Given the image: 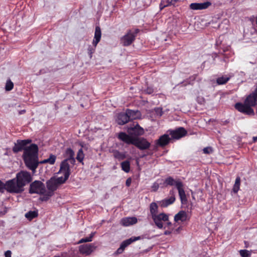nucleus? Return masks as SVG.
I'll return each mask as SVG.
<instances>
[{"label": "nucleus", "instance_id": "nucleus-1", "mask_svg": "<svg viewBox=\"0 0 257 257\" xmlns=\"http://www.w3.org/2000/svg\"><path fill=\"white\" fill-rule=\"evenodd\" d=\"M31 142V140H18L13 148V151L15 153H18L24 150L23 158L26 166L30 170L35 171L39 164V149L38 146L35 144L25 147Z\"/></svg>", "mask_w": 257, "mask_h": 257}, {"label": "nucleus", "instance_id": "nucleus-2", "mask_svg": "<svg viewBox=\"0 0 257 257\" xmlns=\"http://www.w3.org/2000/svg\"><path fill=\"white\" fill-rule=\"evenodd\" d=\"M257 104V86L254 91L247 96L244 103L237 102L235 108L238 111L248 115H253L254 112L251 108Z\"/></svg>", "mask_w": 257, "mask_h": 257}, {"label": "nucleus", "instance_id": "nucleus-3", "mask_svg": "<svg viewBox=\"0 0 257 257\" xmlns=\"http://www.w3.org/2000/svg\"><path fill=\"white\" fill-rule=\"evenodd\" d=\"M163 185L165 187L175 185L178 191L179 196L182 204H186L187 197L184 189L183 182L180 180H175L172 177L168 176L164 180Z\"/></svg>", "mask_w": 257, "mask_h": 257}, {"label": "nucleus", "instance_id": "nucleus-4", "mask_svg": "<svg viewBox=\"0 0 257 257\" xmlns=\"http://www.w3.org/2000/svg\"><path fill=\"white\" fill-rule=\"evenodd\" d=\"M5 190L11 193L19 194L24 191V188L20 184L15 177L7 181L5 184Z\"/></svg>", "mask_w": 257, "mask_h": 257}, {"label": "nucleus", "instance_id": "nucleus-5", "mask_svg": "<svg viewBox=\"0 0 257 257\" xmlns=\"http://www.w3.org/2000/svg\"><path fill=\"white\" fill-rule=\"evenodd\" d=\"M47 187L48 189V191H46V194H44L42 197L41 200L43 201H47L54 194V192L57 189L59 186L54 179L51 178L47 182Z\"/></svg>", "mask_w": 257, "mask_h": 257}, {"label": "nucleus", "instance_id": "nucleus-6", "mask_svg": "<svg viewBox=\"0 0 257 257\" xmlns=\"http://www.w3.org/2000/svg\"><path fill=\"white\" fill-rule=\"evenodd\" d=\"M29 193L42 194L44 196L46 194L45 185L40 181H35L30 184Z\"/></svg>", "mask_w": 257, "mask_h": 257}, {"label": "nucleus", "instance_id": "nucleus-7", "mask_svg": "<svg viewBox=\"0 0 257 257\" xmlns=\"http://www.w3.org/2000/svg\"><path fill=\"white\" fill-rule=\"evenodd\" d=\"M16 179L23 188L32 181V176L30 173L26 171H21L16 174Z\"/></svg>", "mask_w": 257, "mask_h": 257}, {"label": "nucleus", "instance_id": "nucleus-8", "mask_svg": "<svg viewBox=\"0 0 257 257\" xmlns=\"http://www.w3.org/2000/svg\"><path fill=\"white\" fill-rule=\"evenodd\" d=\"M138 29H136L134 32L130 30L124 35L120 39L121 43L124 46H128L131 45L135 41L137 36V34L139 32Z\"/></svg>", "mask_w": 257, "mask_h": 257}, {"label": "nucleus", "instance_id": "nucleus-9", "mask_svg": "<svg viewBox=\"0 0 257 257\" xmlns=\"http://www.w3.org/2000/svg\"><path fill=\"white\" fill-rule=\"evenodd\" d=\"M97 246L94 243H88L81 245L79 246V252L85 255H89L95 251Z\"/></svg>", "mask_w": 257, "mask_h": 257}, {"label": "nucleus", "instance_id": "nucleus-10", "mask_svg": "<svg viewBox=\"0 0 257 257\" xmlns=\"http://www.w3.org/2000/svg\"><path fill=\"white\" fill-rule=\"evenodd\" d=\"M141 150L149 149L151 144L144 138H135L133 144Z\"/></svg>", "mask_w": 257, "mask_h": 257}, {"label": "nucleus", "instance_id": "nucleus-11", "mask_svg": "<svg viewBox=\"0 0 257 257\" xmlns=\"http://www.w3.org/2000/svg\"><path fill=\"white\" fill-rule=\"evenodd\" d=\"M140 236H133L123 241L120 244L119 247L115 251V253L116 254L122 253L125 247L131 244L132 243L137 240H140Z\"/></svg>", "mask_w": 257, "mask_h": 257}, {"label": "nucleus", "instance_id": "nucleus-12", "mask_svg": "<svg viewBox=\"0 0 257 257\" xmlns=\"http://www.w3.org/2000/svg\"><path fill=\"white\" fill-rule=\"evenodd\" d=\"M152 218L154 220L156 225L160 229L162 228L163 227V221H168L169 218L168 216L164 213L157 214Z\"/></svg>", "mask_w": 257, "mask_h": 257}, {"label": "nucleus", "instance_id": "nucleus-13", "mask_svg": "<svg viewBox=\"0 0 257 257\" xmlns=\"http://www.w3.org/2000/svg\"><path fill=\"white\" fill-rule=\"evenodd\" d=\"M169 134L172 139L178 140L185 136L187 133L186 130L182 127H180L175 130L169 131Z\"/></svg>", "mask_w": 257, "mask_h": 257}, {"label": "nucleus", "instance_id": "nucleus-14", "mask_svg": "<svg viewBox=\"0 0 257 257\" xmlns=\"http://www.w3.org/2000/svg\"><path fill=\"white\" fill-rule=\"evenodd\" d=\"M68 160H63L60 165L59 173H62L64 176L69 177L70 175V168Z\"/></svg>", "mask_w": 257, "mask_h": 257}, {"label": "nucleus", "instance_id": "nucleus-15", "mask_svg": "<svg viewBox=\"0 0 257 257\" xmlns=\"http://www.w3.org/2000/svg\"><path fill=\"white\" fill-rule=\"evenodd\" d=\"M169 193L171 195V196L169 198L163 199L160 202L161 207H166L175 202L176 198L174 190H171Z\"/></svg>", "mask_w": 257, "mask_h": 257}, {"label": "nucleus", "instance_id": "nucleus-16", "mask_svg": "<svg viewBox=\"0 0 257 257\" xmlns=\"http://www.w3.org/2000/svg\"><path fill=\"white\" fill-rule=\"evenodd\" d=\"M211 5L209 2H206L202 3H192L190 5V8L193 10H202L207 9Z\"/></svg>", "mask_w": 257, "mask_h": 257}, {"label": "nucleus", "instance_id": "nucleus-17", "mask_svg": "<svg viewBox=\"0 0 257 257\" xmlns=\"http://www.w3.org/2000/svg\"><path fill=\"white\" fill-rule=\"evenodd\" d=\"M118 138L120 141L128 145H133L135 139L134 137H131L123 132H120L118 134Z\"/></svg>", "mask_w": 257, "mask_h": 257}, {"label": "nucleus", "instance_id": "nucleus-18", "mask_svg": "<svg viewBox=\"0 0 257 257\" xmlns=\"http://www.w3.org/2000/svg\"><path fill=\"white\" fill-rule=\"evenodd\" d=\"M138 219L136 217H124L121 219L120 223L124 226H128L137 223Z\"/></svg>", "mask_w": 257, "mask_h": 257}, {"label": "nucleus", "instance_id": "nucleus-19", "mask_svg": "<svg viewBox=\"0 0 257 257\" xmlns=\"http://www.w3.org/2000/svg\"><path fill=\"white\" fill-rule=\"evenodd\" d=\"M117 123L119 125H123L128 122L130 120L126 112H120L117 114L116 119Z\"/></svg>", "mask_w": 257, "mask_h": 257}, {"label": "nucleus", "instance_id": "nucleus-20", "mask_svg": "<svg viewBox=\"0 0 257 257\" xmlns=\"http://www.w3.org/2000/svg\"><path fill=\"white\" fill-rule=\"evenodd\" d=\"M171 138H170L168 135L165 134L160 137V138L157 141V145L161 147H164L168 145Z\"/></svg>", "mask_w": 257, "mask_h": 257}, {"label": "nucleus", "instance_id": "nucleus-21", "mask_svg": "<svg viewBox=\"0 0 257 257\" xmlns=\"http://www.w3.org/2000/svg\"><path fill=\"white\" fill-rule=\"evenodd\" d=\"M64 156L66 158L65 160H68V161H69L72 164L75 163L74 152L71 148H67L66 150Z\"/></svg>", "mask_w": 257, "mask_h": 257}, {"label": "nucleus", "instance_id": "nucleus-22", "mask_svg": "<svg viewBox=\"0 0 257 257\" xmlns=\"http://www.w3.org/2000/svg\"><path fill=\"white\" fill-rule=\"evenodd\" d=\"M187 214L184 211H180L174 216V220L175 222H178L179 221L181 222L185 221L187 220Z\"/></svg>", "mask_w": 257, "mask_h": 257}, {"label": "nucleus", "instance_id": "nucleus-23", "mask_svg": "<svg viewBox=\"0 0 257 257\" xmlns=\"http://www.w3.org/2000/svg\"><path fill=\"white\" fill-rule=\"evenodd\" d=\"M128 132L130 134L137 136H141L144 133L143 128L140 127L138 124L134 127L128 128Z\"/></svg>", "mask_w": 257, "mask_h": 257}, {"label": "nucleus", "instance_id": "nucleus-24", "mask_svg": "<svg viewBox=\"0 0 257 257\" xmlns=\"http://www.w3.org/2000/svg\"><path fill=\"white\" fill-rule=\"evenodd\" d=\"M101 37V29L99 27L96 26L95 27L94 40H93L92 44L97 45L100 41Z\"/></svg>", "mask_w": 257, "mask_h": 257}, {"label": "nucleus", "instance_id": "nucleus-25", "mask_svg": "<svg viewBox=\"0 0 257 257\" xmlns=\"http://www.w3.org/2000/svg\"><path fill=\"white\" fill-rule=\"evenodd\" d=\"M126 112L128 115V119L130 120L136 119L140 115V112L138 110H133L131 109H127Z\"/></svg>", "mask_w": 257, "mask_h": 257}, {"label": "nucleus", "instance_id": "nucleus-26", "mask_svg": "<svg viewBox=\"0 0 257 257\" xmlns=\"http://www.w3.org/2000/svg\"><path fill=\"white\" fill-rule=\"evenodd\" d=\"M113 157L120 161L126 158V153L125 152H120L117 150L112 151Z\"/></svg>", "mask_w": 257, "mask_h": 257}, {"label": "nucleus", "instance_id": "nucleus-27", "mask_svg": "<svg viewBox=\"0 0 257 257\" xmlns=\"http://www.w3.org/2000/svg\"><path fill=\"white\" fill-rule=\"evenodd\" d=\"M158 206L155 202H152L150 205V210L152 217L157 214Z\"/></svg>", "mask_w": 257, "mask_h": 257}, {"label": "nucleus", "instance_id": "nucleus-28", "mask_svg": "<svg viewBox=\"0 0 257 257\" xmlns=\"http://www.w3.org/2000/svg\"><path fill=\"white\" fill-rule=\"evenodd\" d=\"M56 159V156L54 155L51 154L50 155L49 158L42 161L40 162V163H41V164L48 163L50 165H53L55 162Z\"/></svg>", "mask_w": 257, "mask_h": 257}, {"label": "nucleus", "instance_id": "nucleus-29", "mask_svg": "<svg viewBox=\"0 0 257 257\" xmlns=\"http://www.w3.org/2000/svg\"><path fill=\"white\" fill-rule=\"evenodd\" d=\"M121 169L125 172L128 173L130 171V162L128 161H125L120 164Z\"/></svg>", "mask_w": 257, "mask_h": 257}, {"label": "nucleus", "instance_id": "nucleus-30", "mask_svg": "<svg viewBox=\"0 0 257 257\" xmlns=\"http://www.w3.org/2000/svg\"><path fill=\"white\" fill-rule=\"evenodd\" d=\"M240 185V178L239 177H237L235 179V183H234L233 188H232V191L234 193H236L239 190Z\"/></svg>", "mask_w": 257, "mask_h": 257}, {"label": "nucleus", "instance_id": "nucleus-31", "mask_svg": "<svg viewBox=\"0 0 257 257\" xmlns=\"http://www.w3.org/2000/svg\"><path fill=\"white\" fill-rule=\"evenodd\" d=\"M230 79L229 77L226 76H223L218 77L216 80V82L218 85H222L226 83Z\"/></svg>", "mask_w": 257, "mask_h": 257}, {"label": "nucleus", "instance_id": "nucleus-32", "mask_svg": "<svg viewBox=\"0 0 257 257\" xmlns=\"http://www.w3.org/2000/svg\"><path fill=\"white\" fill-rule=\"evenodd\" d=\"M38 215V212L36 211H30L25 214V217L29 220H32L33 218L37 217Z\"/></svg>", "mask_w": 257, "mask_h": 257}, {"label": "nucleus", "instance_id": "nucleus-33", "mask_svg": "<svg viewBox=\"0 0 257 257\" xmlns=\"http://www.w3.org/2000/svg\"><path fill=\"white\" fill-rule=\"evenodd\" d=\"M69 177L64 176V177H59L57 178L53 177L58 186L64 184L68 179Z\"/></svg>", "mask_w": 257, "mask_h": 257}, {"label": "nucleus", "instance_id": "nucleus-34", "mask_svg": "<svg viewBox=\"0 0 257 257\" xmlns=\"http://www.w3.org/2000/svg\"><path fill=\"white\" fill-rule=\"evenodd\" d=\"M95 234V232H91L89 237H87L83 238L81 239L78 241V243H82L83 242L91 241L92 240V238L93 237Z\"/></svg>", "mask_w": 257, "mask_h": 257}, {"label": "nucleus", "instance_id": "nucleus-35", "mask_svg": "<svg viewBox=\"0 0 257 257\" xmlns=\"http://www.w3.org/2000/svg\"><path fill=\"white\" fill-rule=\"evenodd\" d=\"M84 154L83 153V150H82V149H80L78 150V151L77 152L76 159L78 161H79V162L81 163V162H82V161L84 159Z\"/></svg>", "mask_w": 257, "mask_h": 257}, {"label": "nucleus", "instance_id": "nucleus-36", "mask_svg": "<svg viewBox=\"0 0 257 257\" xmlns=\"http://www.w3.org/2000/svg\"><path fill=\"white\" fill-rule=\"evenodd\" d=\"M97 45H95L92 44V45H89L87 48V52L88 55L89 56L90 58H91L92 57V54L95 52V49Z\"/></svg>", "mask_w": 257, "mask_h": 257}, {"label": "nucleus", "instance_id": "nucleus-37", "mask_svg": "<svg viewBox=\"0 0 257 257\" xmlns=\"http://www.w3.org/2000/svg\"><path fill=\"white\" fill-rule=\"evenodd\" d=\"M13 87L14 83L10 79L8 80L6 84L5 89L7 91H10L13 89Z\"/></svg>", "mask_w": 257, "mask_h": 257}, {"label": "nucleus", "instance_id": "nucleus-38", "mask_svg": "<svg viewBox=\"0 0 257 257\" xmlns=\"http://www.w3.org/2000/svg\"><path fill=\"white\" fill-rule=\"evenodd\" d=\"M239 253L242 257H249L251 255L250 252L246 249L240 250Z\"/></svg>", "mask_w": 257, "mask_h": 257}, {"label": "nucleus", "instance_id": "nucleus-39", "mask_svg": "<svg viewBox=\"0 0 257 257\" xmlns=\"http://www.w3.org/2000/svg\"><path fill=\"white\" fill-rule=\"evenodd\" d=\"M152 188L154 191H156L159 188V184L157 182H155L153 183Z\"/></svg>", "mask_w": 257, "mask_h": 257}, {"label": "nucleus", "instance_id": "nucleus-40", "mask_svg": "<svg viewBox=\"0 0 257 257\" xmlns=\"http://www.w3.org/2000/svg\"><path fill=\"white\" fill-rule=\"evenodd\" d=\"M203 153L205 154H210L212 152L211 148L210 147H206L203 149Z\"/></svg>", "mask_w": 257, "mask_h": 257}, {"label": "nucleus", "instance_id": "nucleus-41", "mask_svg": "<svg viewBox=\"0 0 257 257\" xmlns=\"http://www.w3.org/2000/svg\"><path fill=\"white\" fill-rule=\"evenodd\" d=\"M155 111H156L157 114L159 116H161L162 115L163 112H162V109H160L159 108H155Z\"/></svg>", "mask_w": 257, "mask_h": 257}, {"label": "nucleus", "instance_id": "nucleus-42", "mask_svg": "<svg viewBox=\"0 0 257 257\" xmlns=\"http://www.w3.org/2000/svg\"><path fill=\"white\" fill-rule=\"evenodd\" d=\"M5 190V184L0 180V192H4Z\"/></svg>", "mask_w": 257, "mask_h": 257}, {"label": "nucleus", "instance_id": "nucleus-43", "mask_svg": "<svg viewBox=\"0 0 257 257\" xmlns=\"http://www.w3.org/2000/svg\"><path fill=\"white\" fill-rule=\"evenodd\" d=\"M132 183V179L131 178H128L126 179L125 182V185L127 187L130 186L131 184Z\"/></svg>", "mask_w": 257, "mask_h": 257}, {"label": "nucleus", "instance_id": "nucleus-44", "mask_svg": "<svg viewBox=\"0 0 257 257\" xmlns=\"http://www.w3.org/2000/svg\"><path fill=\"white\" fill-rule=\"evenodd\" d=\"M12 252L10 250H7L5 253V257H11Z\"/></svg>", "mask_w": 257, "mask_h": 257}, {"label": "nucleus", "instance_id": "nucleus-45", "mask_svg": "<svg viewBox=\"0 0 257 257\" xmlns=\"http://www.w3.org/2000/svg\"><path fill=\"white\" fill-rule=\"evenodd\" d=\"M172 4V1H171V2L168 1L167 4L166 5H164V6L162 8H161V10H162L165 7L171 6Z\"/></svg>", "mask_w": 257, "mask_h": 257}, {"label": "nucleus", "instance_id": "nucleus-46", "mask_svg": "<svg viewBox=\"0 0 257 257\" xmlns=\"http://www.w3.org/2000/svg\"><path fill=\"white\" fill-rule=\"evenodd\" d=\"M146 91L147 93L152 94L153 92V89L150 88H148Z\"/></svg>", "mask_w": 257, "mask_h": 257}, {"label": "nucleus", "instance_id": "nucleus-47", "mask_svg": "<svg viewBox=\"0 0 257 257\" xmlns=\"http://www.w3.org/2000/svg\"><path fill=\"white\" fill-rule=\"evenodd\" d=\"M182 229V227H179L178 228H177V229H175V230H173V232L174 233H179L180 230Z\"/></svg>", "mask_w": 257, "mask_h": 257}, {"label": "nucleus", "instance_id": "nucleus-48", "mask_svg": "<svg viewBox=\"0 0 257 257\" xmlns=\"http://www.w3.org/2000/svg\"><path fill=\"white\" fill-rule=\"evenodd\" d=\"M172 232H173V230L171 231H169V230H166V231H165L164 234L165 235H169V234H171Z\"/></svg>", "mask_w": 257, "mask_h": 257}, {"label": "nucleus", "instance_id": "nucleus-49", "mask_svg": "<svg viewBox=\"0 0 257 257\" xmlns=\"http://www.w3.org/2000/svg\"><path fill=\"white\" fill-rule=\"evenodd\" d=\"M25 112H26L25 110H22L20 111L19 113L20 114H22L24 113Z\"/></svg>", "mask_w": 257, "mask_h": 257}, {"label": "nucleus", "instance_id": "nucleus-50", "mask_svg": "<svg viewBox=\"0 0 257 257\" xmlns=\"http://www.w3.org/2000/svg\"><path fill=\"white\" fill-rule=\"evenodd\" d=\"M257 141V137H253V142H255Z\"/></svg>", "mask_w": 257, "mask_h": 257}, {"label": "nucleus", "instance_id": "nucleus-51", "mask_svg": "<svg viewBox=\"0 0 257 257\" xmlns=\"http://www.w3.org/2000/svg\"><path fill=\"white\" fill-rule=\"evenodd\" d=\"M163 6H164V5H163L162 3H161L160 4V8H162Z\"/></svg>", "mask_w": 257, "mask_h": 257}, {"label": "nucleus", "instance_id": "nucleus-52", "mask_svg": "<svg viewBox=\"0 0 257 257\" xmlns=\"http://www.w3.org/2000/svg\"><path fill=\"white\" fill-rule=\"evenodd\" d=\"M167 224L168 226L170 225L171 224V223L170 222H167Z\"/></svg>", "mask_w": 257, "mask_h": 257}, {"label": "nucleus", "instance_id": "nucleus-53", "mask_svg": "<svg viewBox=\"0 0 257 257\" xmlns=\"http://www.w3.org/2000/svg\"><path fill=\"white\" fill-rule=\"evenodd\" d=\"M179 0H172V1H174L175 3L178 2Z\"/></svg>", "mask_w": 257, "mask_h": 257}]
</instances>
